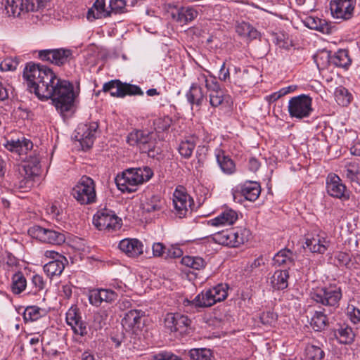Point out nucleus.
I'll return each instance as SVG.
<instances>
[{"instance_id": "f257e3e1", "label": "nucleus", "mask_w": 360, "mask_h": 360, "mask_svg": "<svg viewBox=\"0 0 360 360\" xmlns=\"http://www.w3.org/2000/svg\"><path fill=\"white\" fill-rule=\"evenodd\" d=\"M23 77L30 92L40 100L52 99L57 111L63 114L70 111L79 94V86L75 88L68 80L62 79L49 67L27 63Z\"/></svg>"}, {"instance_id": "f03ea898", "label": "nucleus", "mask_w": 360, "mask_h": 360, "mask_svg": "<svg viewBox=\"0 0 360 360\" xmlns=\"http://www.w3.org/2000/svg\"><path fill=\"white\" fill-rule=\"evenodd\" d=\"M153 176V170L148 166L129 168L118 174L115 183L119 190L123 193H133L139 185L149 181Z\"/></svg>"}, {"instance_id": "7ed1b4c3", "label": "nucleus", "mask_w": 360, "mask_h": 360, "mask_svg": "<svg viewBox=\"0 0 360 360\" xmlns=\"http://www.w3.org/2000/svg\"><path fill=\"white\" fill-rule=\"evenodd\" d=\"M127 143L137 146L141 153H147L150 158H155L160 153L157 147V136L154 132L143 130H136L127 136Z\"/></svg>"}, {"instance_id": "20e7f679", "label": "nucleus", "mask_w": 360, "mask_h": 360, "mask_svg": "<svg viewBox=\"0 0 360 360\" xmlns=\"http://www.w3.org/2000/svg\"><path fill=\"white\" fill-rule=\"evenodd\" d=\"M229 289L226 283H219L198 294L193 299V303L197 307H210L224 300L228 296Z\"/></svg>"}, {"instance_id": "39448f33", "label": "nucleus", "mask_w": 360, "mask_h": 360, "mask_svg": "<svg viewBox=\"0 0 360 360\" xmlns=\"http://www.w3.org/2000/svg\"><path fill=\"white\" fill-rule=\"evenodd\" d=\"M50 0H6L4 11L8 16L17 17L22 13L38 11Z\"/></svg>"}, {"instance_id": "423d86ee", "label": "nucleus", "mask_w": 360, "mask_h": 360, "mask_svg": "<svg viewBox=\"0 0 360 360\" xmlns=\"http://www.w3.org/2000/svg\"><path fill=\"white\" fill-rule=\"evenodd\" d=\"M288 110L292 118L309 117L313 112L311 97L307 94H300L291 98L288 101Z\"/></svg>"}, {"instance_id": "0eeeda50", "label": "nucleus", "mask_w": 360, "mask_h": 360, "mask_svg": "<svg viewBox=\"0 0 360 360\" xmlns=\"http://www.w3.org/2000/svg\"><path fill=\"white\" fill-rule=\"evenodd\" d=\"M310 295L311 298L317 303L336 308L339 306L342 293L340 287L329 285L317 288L311 292Z\"/></svg>"}, {"instance_id": "6e6552de", "label": "nucleus", "mask_w": 360, "mask_h": 360, "mask_svg": "<svg viewBox=\"0 0 360 360\" xmlns=\"http://www.w3.org/2000/svg\"><path fill=\"white\" fill-rule=\"evenodd\" d=\"M72 195L80 204L88 205L94 202L96 194L94 180L87 176H82L73 188Z\"/></svg>"}, {"instance_id": "1a4fd4ad", "label": "nucleus", "mask_w": 360, "mask_h": 360, "mask_svg": "<svg viewBox=\"0 0 360 360\" xmlns=\"http://www.w3.org/2000/svg\"><path fill=\"white\" fill-rule=\"evenodd\" d=\"M28 233L41 242L51 245H60L65 241V234L60 229L34 225L28 229Z\"/></svg>"}, {"instance_id": "9d476101", "label": "nucleus", "mask_w": 360, "mask_h": 360, "mask_svg": "<svg viewBox=\"0 0 360 360\" xmlns=\"http://www.w3.org/2000/svg\"><path fill=\"white\" fill-rule=\"evenodd\" d=\"M120 222L121 219L113 211L105 208L98 211L93 218V223L98 229L108 232L119 229Z\"/></svg>"}, {"instance_id": "9b49d317", "label": "nucleus", "mask_w": 360, "mask_h": 360, "mask_svg": "<svg viewBox=\"0 0 360 360\" xmlns=\"http://www.w3.org/2000/svg\"><path fill=\"white\" fill-rule=\"evenodd\" d=\"M173 205L176 215L179 218L186 216L189 209H191L194 202L188 194L186 189L182 186H178L173 193Z\"/></svg>"}, {"instance_id": "f8f14e48", "label": "nucleus", "mask_w": 360, "mask_h": 360, "mask_svg": "<svg viewBox=\"0 0 360 360\" xmlns=\"http://www.w3.org/2000/svg\"><path fill=\"white\" fill-rule=\"evenodd\" d=\"M65 321L75 335L89 338L88 323L82 319L79 309L77 307H71L68 310Z\"/></svg>"}, {"instance_id": "ddd939ff", "label": "nucleus", "mask_w": 360, "mask_h": 360, "mask_svg": "<svg viewBox=\"0 0 360 360\" xmlns=\"http://www.w3.org/2000/svg\"><path fill=\"white\" fill-rule=\"evenodd\" d=\"M356 0H330L332 16L338 20H347L352 18Z\"/></svg>"}, {"instance_id": "4468645a", "label": "nucleus", "mask_w": 360, "mask_h": 360, "mask_svg": "<svg viewBox=\"0 0 360 360\" xmlns=\"http://www.w3.org/2000/svg\"><path fill=\"white\" fill-rule=\"evenodd\" d=\"M38 56L43 61L61 66L70 62L72 58V52L67 49H45L39 51Z\"/></svg>"}, {"instance_id": "2eb2a0df", "label": "nucleus", "mask_w": 360, "mask_h": 360, "mask_svg": "<svg viewBox=\"0 0 360 360\" xmlns=\"http://www.w3.org/2000/svg\"><path fill=\"white\" fill-rule=\"evenodd\" d=\"M326 191L329 195L341 200L349 198V191L342 179L335 174L330 173L326 178Z\"/></svg>"}, {"instance_id": "dca6fc26", "label": "nucleus", "mask_w": 360, "mask_h": 360, "mask_svg": "<svg viewBox=\"0 0 360 360\" xmlns=\"http://www.w3.org/2000/svg\"><path fill=\"white\" fill-rule=\"evenodd\" d=\"M98 128V124L95 122L78 125L76 129V138L83 148L89 149L92 146Z\"/></svg>"}, {"instance_id": "f3484780", "label": "nucleus", "mask_w": 360, "mask_h": 360, "mask_svg": "<svg viewBox=\"0 0 360 360\" xmlns=\"http://www.w3.org/2000/svg\"><path fill=\"white\" fill-rule=\"evenodd\" d=\"M306 248L313 253L324 254L330 245V241L326 233L308 235L305 240Z\"/></svg>"}, {"instance_id": "a211bd4d", "label": "nucleus", "mask_w": 360, "mask_h": 360, "mask_svg": "<svg viewBox=\"0 0 360 360\" xmlns=\"http://www.w3.org/2000/svg\"><path fill=\"white\" fill-rule=\"evenodd\" d=\"M173 20L180 24H186L197 18L198 12L192 6L174 7L170 11Z\"/></svg>"}, {"instance_id": "6ab92c4d", "label": "nucleus", "mask_w": 360, "mask_h": 360, "mask_svg": "<svg viewBox=\"0 0 360 360\" xmlns=\"http://www.w3.org/2000/svg\"><path fill=\"white\" fill-rule=\"evenodd\" d=\"M207 91L210 104L213 108L219 107L229 101L230 96L225 94L224 90L221 88L217 81L212 84Z\"/></svg>"}, {"instance_id": "aec40b11", "label": "nucleus", "mask_w": 360, "mask_h": 360, "mask_svg": "<svg viewBox=\"0 0 360 360\" xmlns=\"http://www.w3.org/2000/svg\"><path fill=\"white\" fill-rule=\"evenodd\" d=\"M144 312L141 310H130L127 311L122 320V325L126 330L136 332L143 325L142 318Z\"/></svg>"}, {"instance_id": "412c9836", "label": "nucleus", "mask_w": 360, "mask_h": 360, "mask_svg": "<svg viewBox=\"0 0 360 360\" xmlns=\"http://www.w3.org/2000/svg\"><path fill=\"white\" fill-rule=\"evenodd\" d=\"M120 250L130 257H136L143 254V243L136 238H124L119 243Z\"/></svg>"}, {"instance_id": "4be33fe9", "label": "nucleus", "mask_w": 360, "mask_h": 360, "mask_svg": "<svg viewBox=\"0 0 360 360\" xmlns=\"http://www.w3.org/2000/svg\"><path fill=\"white\" fill-rule=\"evenodd\" d=\"M261 193L260 185L256 181H246L238 185L236 188V194L240 193L247 200L255 201Z\"/></svg>"}, {"instance_id": "5701e85b", "label": "nucleus", "mask_w": 360, "mask_h": 360, "mask_svg": "<svg viewBox=\"0 0 360 360\" xmlns=\"http://www.w3.org/2000/svg\"><path fill=\"white\" fill-rule=\"evenodd\" d=\"M325 58L330 65L336 67L347 68L351 64V59L348 51L345 49H340L331 56L328 52L323 53L322 58Z\"/></svg>"}, {"instance_id": "b1692460", "label": "nucleus", "mask_w": 360, "mask_h": 360, "mask_svg": "<svg viewBox=\"0 0 360 360\" xmlns=\"http://www.w3.org/2000/svg\"><path fill=\"white\" fill-rule=\"evenodd\" d=\"M238 219V214L231 209H226L217 217L208 221L213 226L232 225Z\"/></svg>"}, {"instance_id": "393cba45", "label": "nucleus", "mask_w": 360, "mask_h": 360, "mask_svg": "<svg viewBox=\"0 0 360 360\" xmlns=\"http://www.w3.org/2000/svg\"><path fill=\"white\" fill-rule=\"evenodd\" d=\"M215 156L222 172L230 175L236 172V165L233 160L228 155H226L224 151L221 149L217 150Z\"/></svg>"}, {"instance_id": "a878e982", "label": "nucleus", "mask_w": 360, "mask_h": 360, "mask_svg": "<svg viewBox=\"0 0 360 360\" xmlns=\"http://www.w3.org/2000/svg\"><path fill=\"white\" fill-rule=\"evenodd\" d=\"M110 16L109 8L105 6V0H96L93 6L87 13L89 20L107 18Z\"/></svg>"}, {"instance_id": "bb28decb", "label": "nucleus", "mask_w": 360, "mask_h": 360, "mask_svg": "<svg viewBox=\"0 0 360 360\" xmlns=\"http://www.w3.org/2000/svg\"><path fill=\"white\" fill-rule=\"evenodd\" d=\"M295 259L296 255L290 250L285 248L274 255L273 261L274 265L290 267L294 265Z\"/></svg>"}, {"instance_id": "cd10ccee", "label": "nucleus", "mask_w": 360, "mask_h": 360, "mask_svg": "<svg viewBox=\"0 0 360 360\" xmlns=\"http://www.w3.org/2000/svg\"><path fill=\"white\" fill-rule=\"evenodd\" d=\"M20 174L35 176L39 174L41 165L37 155H30L25 164L22 166Z\"/></svg>"}, {"instance_id": "c85d7f7f", "label": "nucleus", "mask_w": 360, "mask_h": 360, "mask_svg": "<svg viewBox=\"0 0 360 360\" xmlns=\"http://www.w3.org/2000/svg\"><path fill=\"white\" fill-rule=\"evenodd\" d=\"M6 147L9 150L15 151L21 155L32 150L33 143L30 139L23 137L22 139L8 141Z\"/></svg>"}, {"instance_id": "c756f323", "label": "nucleus", "mask_w": 360, "mask_h": 360, "mask_svg": "<svg viewBox=\"0 0 360 360\" xmlns=\"http://www.w3.org/2000/svg\"><path fill=\"white\" fill-rule=\"evenodd\" d=\"M289 273L288 270H277L271 277V285L274 290L285 289L288 285Z\"/></svg>"}, {"instance_id": "7c9ffc66", "label": "nucleus", "mask_w": 360, "mask_h": 360, "mask_svg": "<svg viewBox=\"0 0 360 360\" xmlns=\"http://www.w3.org/2000/svg\"><path fill=\"white\" fill-rule=\"evenodd\" d=\"M236 32L239 36L249 40L255 39L259 36V32L252 25L245 21L237 22Z\"/></svg>"}, {"instance_id": "2f4dec72", "label": "nucleus", "mask_w": 360, "mask_h": 360, "mask_svg": "<svg viewBox=\"0 0 360 360\" xmlns=\"http://www.w3.org/2000/svg\"><path fill=\"white\" fill-rule=\"evenodd\" d=\"M334 335L340 344H352L354 340L355 334L352 328L348 326H341L334 331Z\"/></svg>"}, {"instance_id": "473e14b6", "label": "nucleus", "mask_w": 360, "mask_h": 360, "mask_svg": "<svg viewBox=\"0 0 360 360\" xmlns=\"http://www.w3.org/2000/svg\"><path fill=\"white\" fill-rule=\"evenodd\" d=\"M186 97L192 108L194 106L200 108L205 98L202 88L191 86L187 91Z\"/></svg>"}, {"instance_id": "72a5a7b5", "label": "nucleus", "mask_w": 360, "mask_h": 360, "mask_svg": "<svg viewBox=\"0 0 360 360\" xmlns=\"http://www.w3.org/2000/svg\"><path fill=\"white\" fill-rule=\"evenodd\" d=\"M65 260L56 259L48 262L44 266V271L51 278L53 276H60L65 269L64 261Z\"/></svg>"}, {"instance_id": "f704fd0d", "label": "nucleus", "mask_w": 360, "mask_h": 360, "mask_svg": "<svg viewBox=\"0 0 360 360\" xmlns=\"http://www.w3.org/2000/svg\"><path fill=\"white\" fill-rule=\"evenodd\" d=\"M334 96L338 104L341 106H347L352 100V94L342 86H340L335 89Z\"/></svg>"}, {"instance_id": "c9c22d12", "label": "nucleus", "mask_w": 360, "mask_h": 360, "mask_svg": "<svg viewBox=\"0 0 360 360\" xmlns=\"http://www.w3.org/2000/svg\"><path fill=\"white\" fill-rule=\"evenodd\" d=\"M310 324L314 330L321 331L327 327L328 319L323 311H315Z\"/></svg>"}, {"instance_id": "e433bc0d", "label": "nucleus", "mask_w": 360, "mask_h": 360, "mask_svg": "<svg viewBox=\"0 0 360 360\" xmlns=\"http://www.w3.org/2000/svg\"><path fill=\"white\" fill-rule=\"evenodd\" d=\"M233 231V247H238L248 241L251 236L250 230L245 228L232 229Z\"/></svg>"}, {"instance_id": "4c0bfd02", "label": "nucleus", "mask_w": 360, "mask_h": 360, "mask_svg": "<svg viewBox=\"0 0 360 360\" xmlns=\"http://www.w3.org/2000/svg\"><path fill=\"white\" fill-rule=\"evenodd\" d=\"M103 90L105 92H109L112 96L123 98L122 82L120 80H111L103 84Z\"/></svg>"}, {"instance_id": "58836bf2", "label": "nucleus", "mask_w": 360, "mask_h": 360, "mask_svg": "<svg viewBox=\"0 0 360 360\" xmlns=\"http://www.w3.org/2000/svg\"><path fill=\"white\" fill-rule=\"evenodd\" d=\"M105 325V316L102 314H95L93 320L89 326V338L97 336V333Z\"/></svg>"}, {"instance_id": "ea45409f", "label": "nucleus", "mask_w": 360, "mask_h": 360, "mask_svg": "<svg viewBox=\"0 0 360 360\" xmlns=\"http://www.w3.org/2000/svg\"><path fill=\"white\" fill-rule=\"evenodd\" d=\"M181 264L195 270H200L205 268V261L200 257L185 256L181 259Z\"/></svg>"}, {"instance_id": "a19ab883", "label": "nucleus", "mask_w": 360, "mask_h": 360, "mask_svg": "<svg viewBox=\"0 0 360 360\" xmlns=\"http://www.w3.org/2000/svg\"><path fill=\"white\" fill-rule=\"evenodd\" d=\"M27 281L22 272L18 271L12 276V292L14 294L21 293L26 288Z\"/></svg>"}, {"instance_id": "79ce46f5", "label": "nucleus", "mask_w": 360, "mask_h": 360, "mask_svg": "<svg viewBox=\"0 0 360 360\" xmlns=\"http://www.w3.org/2000/svg\"><path fill=\"white\" fill-rule=\"evenodd\" d=\"M163 203L159 195H152L143 204V209L147 212L159 211L162 208Z\"/></svg>"}, {"instance_id": "37998d69", "label": "nucleus", "mask_w": 360, "mask_h": 360, "mask_svg": "<svg viewBox=\"0 0 360 360\" xmlns=\"http://www.w3.org/2000/svg\"><path fill=\"white\" fill-rule=\"evenodd\" d=\"M196 145V138H191L181 142L179 146V152L185 158H189Z\"/></svg>"}, {"instance_id": "c03bdc74", "label": "nucleus", "mask_w": 360, "mask_h": 360, "mask_svg": "<svg viewBox=\"0 0 360 360\" xmlns=\"http://www.w3.org/2000/svg\"><path fill=\"white\" fill-rule=\"evenodd\" d=\"M233 231L231 229L215 233L213 238L219 244L233 247Z\"/></svg>"}, {"instance_id": "a18cd8bd", "label": "nucleus", "mask_w": 360, "mask_h": 360, "mask_svg": "<svg viewBox=\"0 0 360 360\" xmlns=\"http://www.w3.org/2000/svg\"><path fill=\"white\" fill-rule=\"evenodd\" d=\"M175 321V332H179L180 334L186 333L188 332L191 320L186 316L176 314Z\"/></svg>"}, {"instance_id": "49530a36", "label": "nucleus", "mask_w": 360, "mask_h": 360, "mask_svg": "<svg viewBox=\"0 0 360 360\" xmlns=\"http://www.w3.org/2000/svg\"><path fill=\"white\" fill-rule=\"evenodd\" d=\"M216 82L217 79L215 77L208 78L204 73H199L197 75L196 80L192 83L191 86H196L202 89V86H204L207 90L209 89L210 86Z\"/></svg>"}, {"instance_id": "de8ad7c7", "label": "nucleus", "mask_w": 360, "mask_h": 360, "mask_svg": "<svg viewBox=\"0 0 360 360\" xmlns=\"http://www.w3.org/2000/svg\"><path fill=\"white\" fill-rule=\"evenodd\" d=\"M189 356L193 360H211V351L205 348L192 349Z\"/></svg>"}, {"instance_id": "09e8293b", "label": "nucleus", "mask_w": 360, "mask_h": 360, "mask_svg": "<svg viewBox=\"0 0 360 360\" xmlns=\"http://www.w3.org/2000/svg\"><path fill=\"white\" fill-rule=\"evenodd\" d=\"M22 169H19V176L15 181V187L18 189H28L31 188L33 184L32 178L34 176H30L29 175L20 174Z\"/></svg>"}, {"instance_id": "8fccbe9b", "label": "nucleus", "mask_w": 360, "mask_h": 360, "mask_svg": "<svg viewBox=\"0 0 360 360\" xmlns=\"http://www.w3.org/2000/svg\"><path fill=\"white\" fill-rule=\"evenodd\" d=\"M41 309L37 306L27 307L24 311V319L26 321H34L41 316Z\"/></svg>"}, {"instance_id": "3c124183", "label": "nucleus", "mask_w": 360, "mask_h": 360, "mask_svg": "<svg viewBox=\"0 0 360 360\" xmlns=\"http://www.w3.org/2000/svg\"><path fill=\"white\" fill-rule=\"evenodd\" d=\"M108 8L110 15L111 13H122L126 11V1L124 0H110Z\"/></svg>"}, {"instance_id": "603ef678", "label": "nucleus", "mask_w": 360, "mask_h": 360, "mask_svg": "<svg viewBox=\"0 0 360 360\" xmlns=\"http://www.w3.org/2000/svg\"><path fill=\"white\" fill-rule=\"evenodd\" d=\"M122 94H124V97L127 95L143 96V91L137 85L122 82Z\"/></svg>"}, {"instance_id": "864d4df0", "label": "nucleus", "mask_w": 360, "mask_h": 360, "mask_svg": "<svg viewBox=\"0 0 360 360\" xmlns=\"http://www.w3.org/2000/svg\"><path fill=\"white\" fill-rule=\"evenodd\" d=\"M347 314L354 324L360 323V309L358 307L349 304L347 307Z\"/></svg>"}, {"instance_id": "5fc2aeb1", "label": "nucleus", "mask_w": 360, "mask_h": 360, "mask_svg": "<svg viewBox=\"0 0 360 360\" xmlns=\"http://www.w3.org/2000/svg\"><path fill=\"white\" fill-rule=\"evenodd\" d=\"M18 64V58H7L0 63V69L2 71H14L17 69Z\"/></svg>"}, {"instance_id": "6e6d98bb", "label": "nucleus", "mask_w": 360, "mask_h": 360, "mask_svg": "<svg viewBox=\"0 0 360 360\" xmlns=\"http://www.w3.org/2000/svg\"><path fill=\"white\" fill-rule=\"evenodd\" d=\"M101 302L111 303L118 297L117 293L110 289H99Z\"/></svg>"}, {"instance_id": "4d7b16f0", "label": "nucleus", "mask_w": 360, "mask_h": 360, "mask_svg": "<svg viewBox=\"0 0 360 360\" xmlns=\"http://www.w3.org/2000/svg\"><path fill=\"white\" fill-rule=\"evenodd\" d=\"M346 176L352 181L359 182L360 178L359 169L356 165L350 164L347 167L345 170Z\"/></svg>"}, {"instance_id": "13d9d810", "label": "nucleus", "mask_w": 360, "mask_h": 360, "mask_svg": "<svg viewBox=\"0 0 360 360\" xmlns=\"http://www.w3.org/2000/svg\"><path fill=\"white\" fill-rule=\"evenodd\" d=\"M259 318L264 325L274 326L277 321L278 316L273 311H267L262 313Z\"/></svg>"}, {"instance_id": "bf43d9fd", "label": "nucleus", "mask_w": 360, "mask_h": 360, "mask_svg": "<svg viewBox=\"0 0 360 360\" xmlns=\"http://www.w3.org/2000/svg\"><path fill=\"white\" fill-rule=\"evenodd\" d=\"M350 260V256L346 252H338L335 255V263L338 266L348 267Z\"/></svg>"}, {"instance_id": "052dcab7", "label": "nucleus", "mask_w": 360, "mask_h": 360, "mask_svg": "<svg viewBox=\"0 0 360 360\" xmlns=\"http://www.w3.org/2000/svg\"><path fill=\"white\" fill-rule=\"evenodd\" d=\"M33 286V292L37 293L45 288L46 283L41 276L35 274L32 276V282Z\"/></svg>"}, {"instance_id": "680f3d73", "label": "nucleus", "mask_w": 360, "mask_h": 360, "mask_svg": "<svg viewBox=\"0 0 360 360\" xmlns=\"http://www.w3.org/2000/svg\"><path fill=\"white\" fill-rule=\"evenodd\" d=\"M307 354L312 360H321L324 356V352L317 346H310L307 348Z\"/></svg>"}, {"instance_id": "e2e57ef3", "label": "nucleus", "mask_w": 360, "mask_h": 360, "mask_svg": "<svg viewBox=\"0 0 360 360\" xmlns=\"http://www.w3.org/2000/svg\"><path fill=\"white\" fill-rule=\"evenodd\" d=\"M89 300L91 304L98 307L101 304V299L99 289H94L89 291Z\"/></svg>"}, {"instance_id": "0e129e2a", "label": "nucleus", "mask_w": 360, "mask_h": 360, "mask_svg": "<svg viewBox=\"0 0 360 360\" xmlns=\"http://www.w3.org/2000/svg\"><path fill=\"white\" fill-rule=\"evenodd\" d=\"M46 213L52 218L57 220L59 219V216L62 210L58 206L56 203L49 204L46 208Z\"/></svg>"}, {"instance_id": "69168bd1", "label": "nucleus", "mask_w": 360, "mask_h": 360, "mask_svg": "<svg viewBox=\"0 0 360 360\" xmlns=\"http://www.w3.org/2000/svg\"><path fill=\"white\" fill-rule=\"evenodd\" d=\"M153 360H181V358L177 356L176 355L168 352H161L158 354L154 355L153 356Z\"/></svg>"}, {"instance_id": "338daca9", "label": "nucleus", "mask_w": 360, "mask_h": 360, "mask_svg": "<svg viewBox=\"0 0 360 360\" xmlns=\"http://www.w3.org/2000/svg\"><path fill=\"white\" fill-rule=\"evenodd\" d=\"M318 27L316 30L319 31L323 34H330L332 32V27L326 20L319 18Z\"/></svg>"}, {"instance_id": "774afa93", "label": "nucleus", "mask_w": 360, "mask_h": 360, "mask_svg": "<svg viewBox=\"0 0 360 360\" xmlns=\"http://www.w3.org/2000/svg\"><path fill=\"white\" fill-rule=\"evenodd\" d=\"M176 314H167L165 318V326L167 328L169 329L172 332H175L176 326Z\"/></svg>"}]
</instances>
